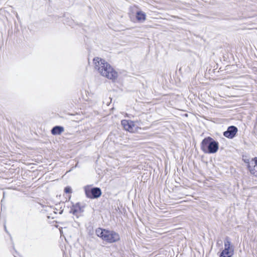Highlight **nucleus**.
<instances>
[{
	"instance_id": "f257e3e1",
	"label": "nucleus",
	"mask_w": 257,
	"mask_h": 257,
	"mask_svg": "<svg viewBox=\"0 0 257 257\" xmlns=\"http://www.w3.org/2000/svg\"><path fill=\"white\" fill-rule=\"evenodd\" d=\"M93 61L95 68L99 71L102 76L112 80H115L117 78V72L105 60L99 57H95Z\"/></svg>"
},
{
	"instance_id": "f03ea898",
	"label": "nucleus",
	"mask_w": 257,
	"mask_h": 257,
	"mask_svg": "<svg viewBox=\"0 0 257 257\" xmlns=\"http://www.w3.org/2000/svg\"><path fill=\"white\" fill-rule=\"evenodd\" d=\"M96 235L103 241L112 243L120 240L119 234L112 230L98 227L95 230Z\"/></svg>"
},
{
	"instance_id": "7ed1b4c3",
	"label": "nucleus",
	"mask_w": 257,
	"mask_h": 257,
	"mask_svg": "<svg viewBox=\"0 0 257 257\" xmlns=\"http://www.w3.org/2000/svg\"><path fill=\"white\" fill-rule=\"evenodd\" d=\"M200 149L205 154H215L219 149V143L212 138L207 137L202 141Z\"/></svg>"
},
{
	"instance_id": "20e7f679",
	"label": "nucleus",
	"mask_w": 257,
	"mask_h": 257,
	"mask_svg": "<svg viewBox=\"0 0 257 257\" xmlns=\"http://www.w3.org/2000/svg\"><path fill=\"white\" fill-rule=\"evenodd\" d=\"M85 195L87 198L94 199H97L101 196L102 194L101 190L97 187H92L91 185H87L84 187Z\"/></svg>"
},
{
	"instance_id": "39448f33",
	"label": "nucleus",
	"mask_w": 257,
	"mask_h": 257,
	"mask_svg": "<svg viewBox=\"0 0 257 257\" xmlns=\"http://www.w3.org/2000/svg\"><path fill=\"white\" fill-rule=\"evenodd\" d=\"M238 132V128L234 125L228 126L227 130L223 133V136L227 139H232L236 135Z\"/></svg>"
},
{
	"instance_id": "423d86ee",
	"label": "nucleus",
	"mask_w": 257,
	"mask_h": 257,
	"mask_svg": "<svg viewBox=\"0 0 257 257\" xmlns=\"http://www.w3.org/2000/svg\"><path fill=\"white\" fill-rule=\"evenodd\" d=\"M121 123L125 130L131 133L134 132L135 122L133 121L123 119L121 120Z\"/></svg>"
},
{
	"instance_id": "0eeeda50",
	"label": "nucleus",
	"mask_w": 257,
	"mask_h": 257,
	"mask_svg": "<svg viewBox=\"0 0 257 257\" xmlns=\"http://www.w3.org/2000/svg\"><path fill=\"white\" fill-rule=\"evenodd\" d=\"M84 212V206H81L80 203L77 202L76 204H73L69 210V213L73 215H76L78 213Z\"/></svg>"
},
{
	"instance_id": "6e6552de",
	"label": "nucleus",
	"mask_w": 257,
	"mask_h": 257,
	"mask_svg": "<svg viewBox=\"0 0 257 257\" xmlns=\"http://www.w3.org/2000/svg\"><path fill=\"white\" fill-rule=\"evenodd\" d=\"M64 131V128L62 126L56 125L51 129V133L53 135H59Z\"/></svg>"
},
{
	"instance_id": "1a4fd4ad",
	"label": "nucleus",
	"mask_w": 257,
	"mask_h": 257,
	"mask_svg": "<svg viewBox=\"0 0 257 257\" xmlns=\"http://www.w3.org/2000/svg\"><path fill=\"white\" fill-rule=\"evenodd\" d=\"M136 18L138 22H144L146 19V14L142 11H138L136 12Z\"/></svg>"
},
{
	"instance_id": "9d476101",
	"label": "nucleus",
	"mask_w": 257,
	"mask_h": 257,
	"mask_svg": "<svg viewBox=\"0 0 257 257\" xmlns=\"http://www.w3.org/2000/svg\"><path fill=\"white\" fill-rule=\"evenodd\" d=\"M233 248L231 250L224 249L221 252L219 257H231L233 254Z\"/></svg>"
},
{
	"instance_id": "9b49d317",
	"label": "nucleus",
	"mask_w": 257,
	"mask_h": 257,
	"mask_svg": "<svg viewBox=\"0 0 257 257\" xmlns=\"http://www.w3.org/2000/svg\"><path fill=\"white\" fill-rule=\"evenodd\" d=\"M255 167H256L255 165L254 166H251L250 164H248L247 165V168L250 173L254 177H257V170L256 169Z\"/></svg>"
},
{
	"instance_id": "f8f14e48",
	"label": "nucleus",
	"mask_w": 257,
	"mask_h": 257,
	"mask_svg": "<svg viewBox=\"0 0 257 257\" xmlns=\"http://www.w3.org/2000/svg\"><path fill=\"white\" fill-rule=\"evenodd\" d=\"M231 242L230 239L228 236H226L224 239V248L225 249H230Z\"/></svg>"
},
{
	"instance_id": "ddd939ff",
	"label": "nucleus",
	"mask_w": 257,
	"mask_h": 257,
	"mask_svg": "<svg viewBox=\"0 0 257 257\" xmlns=\"http://www.w3.org/2000/svg\"><path fill=\"white\" fill-rule=\"evenodd\" d=\"M72 189L70 186H67L64 188V192L67 194L72 193Z\"/></svg>"
},
{
	"instance_id": "4468645a",
	"label": "nucleus",
	"mask_w": 257,
	"mask_h": 257,
	"mask_svg": "<svg viewBox=\"0 0 257 257\" xmlns=\"http://www.w3.org/2000/svg\"><path fill=\"white\" fill-rule=\"evenodd\" d=\"M252 161L254 162V164H255V165L256 166L257 168V157H255L252 159Z\"/></svg>"
},
{
	"instance_id": "2eb2a0df",
	"label": "nucleus",
	"mask_w": 257,
	"mask_h": 257,
	"mask_svg": "<svg viewBox=\"0 0 257 257\" xmlns=\"http://www.w3.org/2000/svg\"><path fill=\"white\" fill-rule=\"evenodd\" d=\"M244 162L245 163L247 164V165H248V164H249V160H248V159L244 160Z\"/></svg>"
},
{
	"instance_id": "dca6fc26",
	"label": "nucleus",
	"mask_w": 257,
	"mask_h": 257,
	"mask_svg": "<svg viewBox=\"0 0 257 257\" xmlns=\"http://www.w3.org/2000/svg\"><path fill=\"white\" fill-rule=\"evenodd\" d=\"M4 228H5V231L10 235V234L9 232H8V231L7 230V228H6V225H4Z\"/></svg>"
},
{
	"instance_id": "f3484780",
	"label": "nucleus",
	"mask_w": 257,
	"mask_h": 257,
	"mask_svg": "<svg viewBox=\"0 0 257 257\" xmlns=\"http://www.w3.org/2000/svg\"><path fill=\"white\" fill-rule=\"evenodd\" d=\"M60 209H61V210H60V211L59 213H60V214H62V213H63V209H62V207H60Z\"/></svg>"
},
{
	"instance_id": "a211bd4d",
	"label": "nucleus",
	"mask_w": 257,
	"mask_h": 257,
	"mask_svg": "<svg viewBox=\"0 0 257 257\" xmlns=\"http://www.w3.org/2000/svg\"><path fill=\"white\" fill-rule=\"evenodd\" d=\"M13 248H14V243H13Z\"/></svg>"
}]
</instances>
